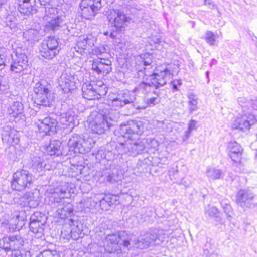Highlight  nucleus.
I'll return each mask as SVG.
<instances>
[{"label":"nucleus","instance_id":"obj_1","mask_svg":"<svg viewBox=\"0 0 257 257\" xmlns=\"http://www.w3.org/2000/svg\"><path fill=\"white\" fill-rule=\"evenodd\" d=\"M146 79L135 87L132 91L128 90H119L116 93H110L108 96V102L109 106L115 109H119L125 105H130L129 109L131 114L137 113L141 110H144L146 106H140L136 102L137 95L136 93L141 91L143 94H148L152 91L153 85Z\"/></svg>","mask_w":257,"mask_h":257},{"label":"nucleus","instance_id":"obj_2","mask_svg":"<svg viewBox=\"0 0 257 257\" xmlns=\"http://www.w3.org/2000/svg\"><path fill=\"white\" fill-rule=\"evenodd\" d=\"M69 184L61 182L59 185L51 188L47 190L48 203L52 208H57V212L61 219H66L73 215L74 209L71 203L64 205L65 198L70 196Z\"/></svg>","mask_w":257,"mask_h":257},{"label":"nucleus","instance_id":"obj_3","mask_svg":"<svg viewBox=\"0 0 257 257\" xmlns=\"http://www.w3.org/2000/svg\"><path fill=\"white\" fill-rule=\"evenodd\" d=\"M107 49L104 45L95 47L89 51L90 54L96 55L97 59H94L92 64V69L98 74L106 75L112 71V63L109 59L103 58L107 53Z\"/></svg>","mask_w":257,"mask_h":257},{"label":"nucleus","instance_id":"obj_4","mask_svg":"<svg viewBox=\"0 0 257 257\" xmlns=\"http://www.w3.org/2000/svg\"><path fill=\"white\" fill-rule=\"evenodd\" d=\"M107 111L99 110L92 112L88 118L89 127L96 134H102L112 126V120L108 116Z\"/></svg>","mask_w":257,"mask_h":257},{"label":"nucleus","instance_id":"obj_5","mask_svg":"<svg viewBox=\"0 0 257 257\" xmlns=\"http://www.w3.org/2000/svg\"><path fill=\"white\" fill-rule=\"evenodd\" d=\"M50 85L44 80H42L35 84L33 90L36 94V104L45 107L51 106L54 97L50 91Z\"/></svg>","mask_w":257,"mask_h":257},{"label":"nucleus","instance_id":"obj_6","mask_svg":"<svg viewBox=\"0 0 257 257\" xmlns=\"http://www.w3.org/2000/svg\"><path fill=\"white\" fill-rule=\"evenodd\" d=\"M94 144L95 141L92 137L75 134L69 139L67 145L69 151L86 154L90 151Z\"/></svg>","mask_w":257,"mask_h":257},{"label":"nucleus","instance_id":"obj_7","mask_svg":"<svg viewBox=\"0 0 257 257\" xmlns=\"http://www.w3.org/2000/svg\"><path fill=\"white\" fill-rule=\"evenodd\" d=\"M144 130L142 121L130 120L121 124L115 132L119 136L128 140H135L143 134Z\"/></svg>","mask_w":257,"mask_h":257},{"label":"nucleus","instance_id":"obj_8","mask_svg":"<svg viewBox=\"0 0 257 257\" xmlns=\"http://www.w3.org/2000/svg\"><path fill=\"white\" fill-rule=\"evenodd\" d=\"M171 64H162L155 67L154 72L149 75V81L156 89L165 85L168 79L173 76Z\"/></svg>","mask_w":257,"mask_h":257},{"label":"nucleus","instance_id":"obj_9","mask_svg":"<svg viewBox=\"0 0 257 257\" xmlns=\"http://www.w3.org/2000/svg\"><path fill=\"white\" fill-rule=\"evenodd\" d=\"M33 181V175L26 170L22 169L17 171L13 175L11 181L12 189L23 191L29 189Z\"/></svg>","mask_w":257,"mask_h":257},{"label":"nucleus","instance_id":"obj_10","mask_svg":"<svg viewBox=\"0 0 257 257\" xmlns=\"http://www.w3.org/2000/svg\"><path fill=\"white\" fill-rule=\"evenodd\" d=\"M46 220V216L40 212H35L31 215L29 229L36 238H40L44 236Z\"/></svg>","mask_w":257,"mask_h":257},{"label":"nucleus","instance_id":"obj_11","mask_svg":"<svg viewBox=\"0 0 257 257\" xmlns=\"http://www.w3.org/2000/svg\"><path fill=\"white\" fill-rule=\"evenodd\" d=\"M146 142L145 140H142L133 143L128 141H126L125 143H118L116 144V148L120 153L128 154L130 156H136L144 152Z\"/></svg>","mask_w":257,"mask_h":257},{"label":"nucleus","instance_id":"obj_12","mask_svg":"<svg viewBox=\"0 0 257 257\" xmlns=\"http://www.w3.org/2000/svg\"><path fill=\"white\" fill-rule=\"evenodd\" d=\"M57 10L54 8H52L47 12L44 19L46 21L44 25V31L45 32H55L62 27L63 25H65L64 23V17L55 13Z\"/></svg>","mask_w":257,"mask_h":257},{"label":"nucleus","instance_id":"obj_13","mask_svg":"<svg viewBox=\"0 0 257 257\" xmlns=\"http://www.w3.org/2000/svg\"><path fill=\"white\" fill-rule=\"evenodd\" d=\"M107 19L111 26L118 32H121L127 25L129 20L123 12L119 9L110 10L108 12Z\"/></svg>","mask_w":257,"mask_h":257},{"label":"nucleus","instance_id":"obj_14","mask_svg":"<svg viewBox=\"0 0 257 257\" xmlns=\"http://www.w3.org/2000/svg\"><path fill=\"white\" fill-rule=\"evenodd\" d=\"M101 7V0H82L80 4L81 16L85 19L91 20Z\"/></svg>","mask_w":257,"mask_h":257},{"label":"nucleus","instance_id":"obj_15","mask_svg":"<svg viewBox=\"0 0 257 257\" xmlns=\"http://www.w3.org/2000/svg\"><path fill=\"white\" fill-rule=\"evenodd\" d=\"M23 244L24 240L20 235L7 236L0 239V250H3L7 254L9 252L19 249Z\"/></svg>","mask_w":257,"mask_h":257},{"label":"nucleus","instance_id":"obj_16","mask_svg":"<svg viewBox=\"0 0 257 257\" xmlns=\"http://www.w3.org/2000/svg\"><path fill=\"white\" fill-rule=\"evenodd\" d=\"M98 85L95 82L84 83L82 87V96L84 98L88 100H94L99 99L101 95H104V92L102 90V88L104 85L100 82Z\"/></svg>","mask_w":257,"mask_h":257},{"label":"nucleus","instance_id":"obj_17","mask_svg":"<svg viewBox=\"0 0 257 257\" xmlns=\"http://www.w3.org/2000/svg\"><path fill=\"white\" fill-rule=\"evenodd\" d=\"M257 122L255 116L250 112L239 114L233 121L232 127L233 128L238 129L242 132H246L250 129L251 125Z\"/></svg>","mask_w":257,"mask_h":257},{"label":"nucleus","instance_id":"obj_18","mask_svg":"<svg viewBox=\"0 0 257 257\" xmlns=\"http://www.w3.org/2000/svg\"><path fill=\"white\" fill-rule=\"evenodd\" d=\"M12 62L10 70L14 73H21L28 67V58L24 53L21 52V49H17L11 54Z\"/></svg>","mask_w":257,"mask_h":257},{"label":"nucleus","instance_id":"obj_19","mask_svg":"<svg viewBox=\"0 0 257 257\" xmlns=\"http://www.w3.org/2000/svg\"><path fill=\"white\" fill-rule=\"evenodd\" d=\"M99 176V182L106 185L113 184L120 180L121 178L118 168L111 165H110L108 167H106L105 169H103Z\"/></svg>","mask_w":257,"mask_h":257},{"label":"nucleus","instance_id":"obj_20","mask_svg":"<svg viewBox=\"0 0 257 257\" xmlns=\"http://www.w3.org/2000/svg\"><path fill=\"white\" fill-rule=\"evenodd\" d=\"M37 123V127L39 133L42 134V136H51L56 132V127L58 122L56 119L50 116H47L43 119H39Z\"/></svg>","mask_w":257,"mask_h":257},{"label":"nucleus","instance_id":"obj_21","mask_svg":"<svg viewBox=\"0 0 257 257\" xmlns=\"http://www.w3.org/2000/svg\"><path fill=\"white\" fill-rule=\"evenodd\" d=\"M2 139L3 143L14 146L19 143L20 135L17 130L11 126L5 125L3 127Z\"/></svg>","mask_w":257,"mask_h":257},{"label":"nucleus","instance_id":"obj_22","mask_svg":"<svg viewBox=\"0 0 257 257\" xmlns=\"http://www.w3.org/2000/svg\"><path fill=\"white\" fill-rule=\"evenodd\" d=\"M254 197L253 193L248 189H241L237 194L236 202L238 204L245 209V208L254 207L255 203L253 202Z\"/></svg>","mask_w":257,"mask_h":257},{"label":"nucleus","instance_id":"obj_23","mask_svg":"<svg viewBox=\"0 0 257 257\" xmlns=\"http://www.w3.org/2000/svg\"><path fill=\"white\" fill-rule=\"evenodd\" d=\"M58 83L64 93H68L76 88L74 76L70 73H63L58 79Z\"/></svg>","mask_w":257,"mask_h":257},{"label":"nucleus","instance_id":"obj_24","mask_svg":"<svg viewBox=\"0 0 257 257\" xmlns=\"http://www.w3.org/2000/svg\"><path fill=\"white\" fill-rule=\"evenodd\" d=\"M150 245H157L164 241L165 234L162 229H153L145 233Z\"/></svg>","mask_w":257,"mask_h":257},{"label":"nucleus","instance_id":"obj_25","mask_svg":"<svg viewBox=\"0 0 257 257\" xmlns=\"http://www.w3.org/2000/svg\"><path fill=\"white\" fill-rule=\"evenodd\" d=\"M45 152L50 156H59L66 154L62 143L57 140L50 141L48 145L45 147Z\"/></svg>","mask_w":257,"mask_h":257},{"label":"nucleus","instance_id":"obj_26","mask_svg":"<svg viewBox=\"0 0 257 257\" xmlns=\"http://www.w3.org/2000/svg\"><path fill=\"white\" fill-rule=\"evenodd\" d=\"M229 156L232 161L236 164L241 162L243 149L236 142H230L228 144Z\"/></svg>","mask_w":257,"mask_h":257},{"label":"nucleus","instance_id":"obj_27","mask_svg":"<svg viewBox=\"0 0 257 257\" xmlns=\"http://www.w3.org/2000/svg\"><path fill=\"white\" fill-rule=\"evenodd\" d=\"M153 55L152 54L146 53L142 54L138 57V62L140 63L138 65L143 64V67L138 70L139 75H147L145 73L144 71L147 69V67H152V64L153 63Z\"/></svg>","mask_w":257,"mask_h":257},{"label":"nucleus","instance_id":"obj_28","mask_svg":"<svg viewBox=\"0 0 257 257\" xmlns=\"http://www.w3.org/2000/svg\"><path fill=\"white\" fill-rule=\"evenodd\" d=\"M18 10L21 14L29 16L32 14L36 0H18Z\"/></svg>","mask_w":257,"mask_h":257},{"label":"nucleus","instance_id":"obj_29","mask_svg":"<svg viewBox=\"0 0 257 257\" xmlns=\"http://www.w3.org/2000/svg\"><path fill=\"white\" fill-rule=\"evenodd\" d=\"M24 106L23 104L19 101L14 102L12 105L8 108L7 113L11 117L15 119L19 117L22 119V117H24L23 115Z\"/></svg>","mask_w":257,"mask_h":257},{"label":"nucleus","instance_id":"obj_30","mask_svg":"<svg viewBox=\"0 0 257 257\" xmlns=\"http://www.w3.org/2000/svg\"><path fill=\"white\" fill-rule=\"evenodd\" d=\"M116 197L115 195L109 194L105 195L101 199L98 198V207H100L101 209L103 210H109L110 207L116 202Z\"/></svg>","mask_w":257,"mask_h":257},{"label":"nucleus","instance_id":"obj_31","mask_svg":"<svg viewBox=\"0 0 257 257\" xmlns=\"http://www.w3.org/2000/svg\"><path fill=\"white\" fill-rule=\"evenodd\" d=\"M118 244L124 247H128L130 245H132L134 236L131 234H128L125 231H118Z\"/></svg>","mask_w":257,"mask_h":257},{"label":"nucleus","instance_id":"obj_32","mask_svg":"<svg viewBox=\"0 0 257 257\" xmlns=\"http://www.w3.org/2000/svg\"><path fill=\"white\" fill-rule=\"evenodd\" d=\"M23 36L26 41L30 43L38 41L40 37L39 31L33 28H30L24 31Z\"/></svg>","mask_w":257,"mask_h":257},{"label":"nucleus","instance_id":"obj_33","mask_svg":"<svg viewBox=\"0 0 257 257\" xmlns=\"http://www.w3.org/2000/svg\"><path fill=\"white\" fill-rule=\"evenodd\" d=\"M59 51L58 49H53L49 46L45 45L44 44L42 45L41 49L40 50V55L44 58L50 60L52 59L56 56L58 55Z\"/></svg>","mask_w":257,"mask_h":257},{"label":"nucleus","instance_id":"obj_34","mask_svg":"<svg viewBox=\"0 0 257 257\" xmlns=\"http://www.w3.org/2000/svg\"><path fill=\"white\" fill-rule=\"evenodd\" d=\"M238 103L243 109H257V100L251 99H247L245 97H240L237 100Z\"/></svg>","mask_w":257,"mask_h":257},{"label":"nucleus","instance_id":"obj_35","mask_svg":"<svg viewBox=\"0 0 257 257\" xmlns=\"http://www.w3.org/2000/svg\"><path fill=\"white\" fill-rule=\"evenodd\" d=\"M90 40L88 37L80 40L77 43L76 46L74 49L77 53L81 55L86 54L88 47L91 46Z\"/></svg>","mask_w":257,"mask_h":257},{"label":"nucleus","instance_id":"obj_36","mask_svg":"<svg viewBox=\"0 0 257 257\" xmlns=\"http://www.w3.org/2000/svg\"><path fill=\"white\" fill-rule=\"evenodd\" d=\"M207 177L212 180L223 179L224 173L222 170L215 167L208 168L206 171Z\"/></svg>","mask_w":257,"mask_h":257},{"label":"nucleus","instance_id":"obj_37","mask_svg":"<svg viewBox=\"0 0 257 257\" xmlns=\"http://www.w3.org/2000/svg\"><path fill=\"white\" fill-rule=\"evenodd\" d=\"M187 97L188 99V110L189 113L192 114L194 111L198 109V97L194 93L190 92L188 93Z\"/></svg>","mask_w":257,"mask_h":257},{"label":"nucleus","instance_id":"obj_38","mask_svg":"<svg viewBox=\"0 0 257 257\" xmlns=\"http://www.w3.org/2000/svg\"><path fill=\"white\" fill-rule=\"evenodd\" d=\"M150 245L147 239H146L145 234L138 237L137 238H136L134 236L133 242H132V246L133 247L140 249H144L148 247Z\"/></svg>","mask_w":257,"mask_h":257},{"label":"nucleus","instance_id":"obj_39","mask_svg":"<svg viewBox=\"0 0 257 257\" xmlns=\"http://www.w3.org/2000/svg\"><path fill=\"white\" fill-rule=\"evenodd\" d=\"M46 163L40 157H35L32 158L31 168L34 171L41 172L45 167Z\"/></svg>","mask_w":257,"mask_h":257},{"label":"nucleus","instance_id":"obj_40","mask_svg":"<svg viewBox=\"0 0 257 257\" xmlns=\"http://www.w3.org/2000/svg\"><path fill=\"white\" fill-rule=\"evenodd\" d=\"M16 18L14 16L11 14L8 15L6 18V21H5V25L4 27L6 31H11L9 32L11 33L13 30L16 28Z\"/></svg>","mask_w":257,"mask_h":257},{"label":"nucleus","instance_id":"obj_41","mask_svg":"<svg viewBox=\"0 0 257 257\" xmlns=\"http://www.w3.org/2000/svg\"><path fill=\"white\" fill-rule=\"evenodd\" d=\"M206 213L210 217L215 218L216 221L219 224H222V219L220 217V212L217 208L214 206L210 207L207 210Z\"/></svg>","mask_w":257,"mask_h":257},{"label":"nucleus","instance_id":"obj_42","mask_svg":"<svg viewBox=\"0 0 257 257\" xmlns=\"http://www.w3.org/2000/svg\"><path fill=\"white\" fill-rule=\"evenodd\" d=\"M220 204L222 207L224 212L226 214L227 218L230 220L231 218L232 209L230 204V201L228 199H223L220 202Z\"/></svg>","mask_w":257,"mask_h":257},{"label":"nucleus","instance_id":"obj_43","mask_svg":"<svg viewBox=\"0 0 257 257\" xmlns=\"http://www.w3.org/2000/svg\"><path fill=\"white\" fill-rule=\"evenodd\" d=\"M106 153L105 160L108 161H113L117 158L119 155L122 154L118 152V149L116 148V145L115 146V148L112 149L111 150L109 149H106Z\"/></svg>","mask_w":257,"mask_h":257},{"label":"nucleus","instance_id":"obj_44","mask_svg":"<svg viewBox=\"0 0 257 257\" xmlns=\"http://www.w3.org/2000/svg\"><path fill=\"white\" fill-rule=\"evenodd\" d=\"M153 94L154 96L147 98L145 101L146 104V108L147 107H153L160 102L159 97L160 95L159 91H154Z\"/></svg>","mask_w":257,"mask_h":257},{"label":"nucleus","instance_id":"obj_45","mask_svg":"<svg viewBox=\"0 0 257 257\" xmlns=\"http://www.w3.org/2000/svg\"><path fill=\"white\" fill-rule=\"evenodd\" d=\"M197 122L196 120L191 119L188 124V129L185 132L183 136V139L184 141L187 140L191 136V133L193 131L197 130Z\"/></svg>","mask_w":257,"mask_h":257},{"label":"nucleus","instance_id":"obj_46","mask_svg":"<svg viewBox=\"0 0 257 257\" xmlns=\"http://www.w3.org/2000/svg\"><path fill=\"white\" fill-rule=\"evenodd\" d=\"M76 117L71 114L70 112H68L65 114V117L61 118V122L64 125L68 126H73Z\"/></svg>","mask_w":257,"mask_h":257},{"label":"nucleus","instance_id":"obj_47","mask_svg":"<svg viewBox=\"0 0 257 257\" xmlns=\"http://www.w3.org/2000/svg\"><path fill=\"white\" fill-rule=\"evenodd\" d=\"M36 257H60V254L56 250L46 249L40 252Z\"/></svg>","mask_w":257,"mask_h":257},{"label":"nucleus","instance_id":"obj_48","mask_svg":"<svg viewBox=\"0 0 257 257\" xmlns=\"http://www.w3.org/2000/svg\"><path fill=\"white\" fill-rule=\"evenodd\" d=\"M83 202L84 207L85 208L92 209L94 208L98 207L99 202L98 201V198H88L86 200H84Z\"/></svg>","mask_w":257,"mask_h":257},{"label":"nucleus","instance_id":"obj_49","mask_svg":"<svg viewBox=\"0 0 257 257\" xmlns=\"http://www.w3.org/2000/svg\"><path fill=\"white\" fill-rule=\"evenodd\" d=\"M118 231H114L111 233L107 234L105 240L107 242L111 244H118Z\"/></svg>","mask_w":257,"mask_h":257},{"label":"nucleus","instance_id":"obj_50","mask_svg":"<svg viewBox=\"0 0 257 257\" xmlns=\"http://www.w3.org/2000/svg\"><path fill=\"white\" fill-rule=\"evenodd\" d=\"M45 45L49 46L53 49H58L59 51L61 49L60 47L59 46V43L57 39L54 36L49 37L46 40Z\"/></svg>","mask_w":257,"mask_h":257},{"label":"nucleus","instance_id":"obj_51","mask_svg":"<svg viewBox=\"0 0 257 257\" xmlns=\"http://www.w3.org/2000/svg\"><path fill=\"white\" fill-rule=\"evenodd\" d=\"M70 169L72 171L76 173V174H84L83 170L85 169L84 166L82 164V162H78L76 164H72L70 166Z\"/></svg>","mask_w":257,"mask_h":257},{"label":"nucleus","instance_id":"obj_52","mask_svg":"<svg viewBox=\"0 0 257 257\" xmlns=\"http://www.w3.org/2000/svg\"><path fill=\"white\" fill-rule=\"evenodd\" d=\"M170 85L172 92H177L182 85V81L181 79H174L171 81Z\"/></svg>","mask_w":257,"mask_h":257},{"label":"nucleus","instance_id":"obj_53","mask_svg":"<svg viewBox=\"0 0 257 257\" xmlns=\"http://www.w3.org/2000/svg\"><path fill=\"white\" fill-rule=\"evenodd\" d=\"M205 39L206 42L210 46L214 45L216 39L213 33L210 31H208L205 34Z\"/></svg>","mask_w":257,"mask_h":257},{"label":"nucleus","instance_id":"obj_54","mask_svg":"<svg viewBox=\"0 0 257 257\" xmlns=\"http://www.w3.org/2000/svg\"><path fill=\"white\" fill-rule=\"evenodd\" d=\"M106 148L104 147H100V149L97 151L96 154V159L100 161L101 160L106 159Z\"/></svg>","mask_w":257,"mask_h":257},{"label":"nucleus","instance_id":"obj_55","mask_svg":"<svg viewBox=\"0 0 257 257\" xmlns=\"http://www.w3.org/2000/svg\"><path fill=\"white\" fill-rule=\"evenodd\" d=\"M7 51L4 49H0V70L3 69L6 66Z\"/></svg>","mask_w":257,"mask_h":257},{"label":"nucleus","instance_id":"obj_56","mask_svg":"<svg viewBox=\"0 0 257 257\" xmlns=\"http://www.w3.org/2000/svg\"><path fill=\"white\" fill-rule=\"evenodd\" d=\"M11 257H31L30 252L16 251Z\"/></svg>","mask_w":257,"mask_h":257},{"label":"nucleus","instance_id":"obj_57","mask_svg":"<svg viewBox=\"0 0 257 257\" xmlns=\"http://www.w3.org/2000/svg\"><path fill=\"white\" fill-rule=\"evenodd\" d=\"M118 32V31H116L114 28H113V29L111 30L110 31L104 32V35L105 36H109L111 38H115L117 37Z\"/></svg>","mask_w":257,"mask_h":257},{"label":"nucleus","instance_id":"obj_58","mask_svg":"<svg viewBox=\"0 0 257 257\" xmlns=\"http://www.w3.org/2000/svg\"><path fill=\"white\" fill-rule=\"evenodd\" d=\"M211 249V245L210 243H208L207 241V243L205 245L203 248V255H205L206 257L209 254L210 251Z\"/></svg>","mask_w":257,"mask_h":257},{"label":"nucleus","instance_id":"obj_59","mask_svg":"<svg viewBox=\"0 0 257 257\" xmlns=\"http://www.w3.org/2000/svg\"><path fill=\"white\" fill-rule=\"evenodd\" d=\"M204 4L206 6H208L210 9H218L217 6L215 4H214L211 0H205Z\"/></svg>","mask_w":257,"mask_h":257},{"label":"nucleus","instance_id":"obj_60","mask_svg":"<svg viewBox=\"0 0 257 257\" xmlns=\"http://www.w3.org/2000/svg\"><path fill=\"white\" fill-rule=\"evenodd\" d=\"M179 184L183 185L185 187H187L189 186V183L186 181V178H183L180 180V181L179 183Z\"/></svg>","mask_w":257,"mask_h":257},{"label":"nucleus","instance_id":"obj_61","mask_svg":"<svg viewBox=\"0 0 257 257\" xmlns=\"http://www.w3.org/2000/svg\"><path fill=\"white\" fill-rule=\"evenodd\" d=\"M70 234L71 237L74 240H76L79 238V234L78 233L76 234L75 233H73L72 230H71Z\"/></svg>","mask_w":257,"mask_h":257},{"label":"nucleus","instance_id":"obj_62","mask_svg":"<svg viewBox=\"0 0 257 257\" xmlns=\"http://www.w3.org/2000/svg\"><path fill=\"white\" fill-rule=\"evenodd\" d=\"M7 89V86L5 84H3L0 81V91H3Z\"/></svg>","mask_w":257,"mask_h":257},{"label":"nucleus","instance_id":"obj_63","mask_svg":"<svg viewBox=\"0 0 257 257\" xmlns=\"http://www.w3.org/2000/svg\"><path fill=\"white\" fill-rule=\"evenodd\" d=\"M70 222L69 223L70 225H76V223H77L76 221L70 219Z\"/></svg>","mask_w":257,"mask_h":257},{"label":"nucleus","instance_id":"obj_64","mask_svg":"<svg viewBox=\"0 0 257 257\" xmlns=\"http://www.w3.org/2000/svg\"><path fill=\"white\" fill-rule=\"evenodd\" d=\"M24 213V212H19V215H16V219L19 220H23V219L22 218H21L20 219V214H23Z\"/></svg>","mask_w":257,"mask_h":257}]
</instances>
